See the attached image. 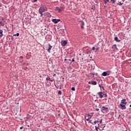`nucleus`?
Wrapping results in <instances>:
<instances>
[{
    "label": "nucleus",
    "mask_w": 131,
    "mask_h": 131,
    "mask_svg": "<svg viewBox=\"0 0 131 131\" xmlns=\"http://www.w3.org/2000/svg\"><path fill=\"white\" fill-rule=\"evenodd\" d=\"M46 11H48V9L46 7V6L42 5L41 4L39 9V14H40V17H42V16L43 15V14L42 13H43L44 12H46Z\"/></svg>",
    "instance_id": "f257e3e1"
},
{
    "label": "nucleus",
    "mask_w": 131,
    "mask_h": 131,
    "mask_svg": "<svg viewBox=\"0 0 131 131\" xmlns=\"http://www.w3.org/2000/svg\"><path fill=\"white\" fill-rule=\"evenodd\" d=\"M94 116V113H90L89 114H86L85 115V119L86 121H89L90 119H92V117Z\"/></svg>",
    "instance_id": "f03ea898"
},
{
    "label": "nucleus",
    "mask_w": 131,
    "mask_h": 131,
    "mask_svg": "<svg viewBox=\"0 0 131 131\" xmlns=\"http://www.w3.org/2000/svg\"><path fill=\"white\" fill-rule=\"evenodd\" d=\"M65 7H56L55 10L58 11V13H61L62 11H64Z\"/></svg>",
    "instance_id": "7ed1b4c3"
},
{
    "label": "nucleus",
    "mask_w": 131,
    "mask_h": 131,
    "mask_svg": "<svg viewBox=\"0 0 131 131\" xmlns=\"http://www.w3.org/2000/svg\"><path fill=\"white\" fill-rule=\"evenodd\" d=\"M6 23V19L4 17L0 19V26H5Z\"/></svg>",
    "instance_id": "20e7f679"
},
{
    "label": "nucleus",
    "mask_w": 131,
    "mask_h": 131,
    "mask_svg": "<svg viewBox=\"0 0 131 131\" xmlns=\"http://www.w3.org/2000/svg\"><path fill=\"white\" fill-rule=\"evenodd\" d=\"M101 112H102V113H105V112H107L108 107L102 106V107H101Z\"/></svg>",
    "instance_id": "39448f33"
},
{
    "label": "nucleus",
    "mask_w": 131,
    "mask_h": 131,
    "mask_svg": "<svg viewBox=\"0 0 131 131\" xmlns=\"http://www.w3.org/2000/svg\"><path fill=\"white\" fill-rule=\"evenodd\" d=\"M79 23H80L81 29H84V21L83 20H79Z\"/></svg>",
    "instance_id": "423d86ee"
},
{
    "label": "nucleus",
    "mask_w": 131,
    "mask_h": 131,
    "mask_svg": "<svg viewBox=\"0 0 131 131\" xmlns=\"http://www.w3.org/2000/svg\"><path fill=\"white\" fill-rule=\"evenodd\" d=\"M60 21H61L60 19L54 18L52 19V22L55 24H57V23H58V22H60Z\"/></svg>",
    "instance_id": "0eeeda50"
},
{
    "label": "nucleus",
    "mask_w": 131,
    "mask_h": 131,
    "mask_svg": "<svg viewBox=\"0 0 131 131\" xmlns=\"http://www.w3.org/2000/svg\"><path fill=\"white\" fill-rule=\"evenodd\" d=\"M67 40H62L61 42V45L62 47H65V46H66L67 45Z\"/></svg>",
    "instance_id": "6e6552de"
},
{
    "label": "nucleus",
    "mask_w": 131,
    "mask_h": 131,
    "mask_svg": "<svg viewBox=\"0 0 131 131\" xmlns=\"http://www.w3.org/2000/svg\"><path fill=\"white\" fill-rule=\"evenodd\" d=\"M97 94L100 99H102V98H104V96H103V94H104V92H99Z\"/></svg>",
    "instance_id": "1a4fd4ad"
},
{
    "label": "nucleus",
    "mask_w": 131,
    "mask_h": 131,
    "mask_svg": "<svg viewBox=\"0 0 131 131\" xmlns=\"http://www.w3.org/2000/svg\"><path fill=\"white\" fill-rule=\"evenodd\" d=\"M120 104H124V105H126V104H127V102H126V99H123L121 101Z\"/></svg>",
    "instance_id": "9d476101"
},
{
    "label": "nucleus",
    "mask_w": 131,
    "mask_h": 131,
    "mask_svg": "<svg viewBox=\"0 0 131 131\" xmlns=\"http://www.w3.org/2000/svg\"><path fill=\"white\" fill-rule=\"evenodd\" d=\"M120 106H121V109H122V110L126 109V106H125V104H124L123 103H120Z\"/></svg>",
    "instance_id": "9b49d317"
},
{
    "label": "nucleus",
    "mask_w": 131,
    "mask_h": 131,
    "mask_svg": "<svg viewBox=\"0 0 131 131\" xmlns=\"http://www.w3.org/2000/svg\"><path fill=\"white\" fill-rule=\"evenodd\" d=\"M52 48H53V46H51V44H49V48L47 50L48 53H51V50H52Z\"/></svg>",
    "instance_id": "f8f14e48"
},
{
    "label": "nucleus",
    "mask_w": 131,
    "mask_h": 131,
    "mask_svg": "<svg viewBox=\"0 0 131 131\" xmlns=\"http://www.w3.org/2000/svg\"><path fill=\"white\" fill-rule=\"evenodd\" d=\"M112 49L114 51H115V50H117V46H116V45H113L112 46Z\"/></svg>",
    "instance_id": "ddd939ff"
},
{
    "label": "nucleus",
    "mask_w": 131,
    "mask_h": 131,
    "mask_svg": "<svg viewBox=\"0 0 131 131\" xmlns=\"http://www.w3.org/2000/svg\"><path fill=\"white\" fill-rule=\"evenodd\" d=\"M114 39L116 41H117V42H120V41H121L118 39V37H115Z\"/></svg>",
    "instance_id": "4468645a"
},
{
    "label": "nucleus",
    "mask_w": 131,
    "mask_h": 131,
    "mask_svg": "<svg viewBox=\"0 0 131 131\" xmlns=\"http://www.w3.org/2000/svg\"><path fill=\"white\" fill-rule=\"evenodd\" d=\"M46 80H49V81H51V82H53V81H54V79H50L49 77H47L46 78Z\"/></svg>",
    "instance_id": "2eb2a0df"
},
{
    "label": "nucleus",
    "mask_w": 131,
    "mask_h": 131,
    "mask_svg": "<svg viewBox=\"0 0 131 131\" xmlns=\"http://www.w3.org/2000/svg\"><path fill=\"white\" fill-rule=\"evenodd\" d=\"M106 73V76H109L111 74V71H107L105 72Z\"/></svg>",
    "instance_id": "dca6fc26"
},
{
    "label": "nucleus",
    "mask_w": 131,
    "mask_h": 131,
    "mask_svg": "<svg viewBox=\"0 0 131 131\" xmlns=\"http://www.w3.org/2000/svg\"><path fill=\"white\" fill-rule=\"evenodd\" d=\"M92 84H93V85H96L97 84V81H92L91 82Z\"/></svg>",
    "instance_id": "f3484780"
},
{
    "label": "nucleus",
    "mask_w": 131,
    "mask_h": 131,
    "mask_svg": "<svg viewBox=\"0 0 131 131\" xmlns=\"http://www.w3.org/2000/svg\"><path fill=\"white\" fill-rule=\"evenodd\" d=\"M102 76H107V74H106V72H103L102 73Z\"/></svg>",
    "instance_id": "a211bd4d"
},
{
    "label": "nucleus",
    "mask_w": 131,
    "mask_h": 131,
    "mask_svg": "<svg viewBox=\"0 0 131 131\" xmlns=\"http://www.w3.org/2000/svg\"><path fill=\"white\" fill-rule=\"evenodd\" d=\"M3 36V30L0 29V37Z\"/></svg>",
    "instance_id": "6ab92c4d"
},
{
    "label": "nucleus",
    "mask_w": 131,
    "mask_h": 131,
    "mask_svg": "<svg viewBox=\"0 0 131 131\" xmlns=\"http://www.w3.org/2000/svg\"><path fill=\"white\" fill-rule=\"evenodd\" d=\"M102 96H103V98H107V93L102 94Z\"/></svg>",
    "instance_id": "aec40b11"
},
{
    "label": "nucleus",
    "mask_w": 131,
    "mask_h": 131,
    "mask_svg": "<svg viewBox=\"0 0 131 131\" xmlns=\"http://www.w3.org/2000/svg\"><path fill=\"white\" fill-rule=\"evenodd\" d=\"M30 118V116L28 114L27 116L25 117L26 119H29Z\"/></svg>",
    "instance_id": "412c9836"
},
{
    "label": "nucleus",
    "mask_w": 131,
    "mask_h": 131,
    "mask_svg": "<svg viewBox=\"0 0 131 131\" xmlns=\"http://www.w3.org/2000/svg\"><path fill=\"white\" fill-rule=\"evenodd\" d=\"M20 35V34L19 33H17L16 34H15L13 35V36H19Z\"/></svg>",
    "instance_id": "4be33fe9"
},
{
    "label": "nucleus",
    "mask_w": 131,
    "mask_h": 131,
    "mask_svg": "<svg viewBox=\"0 0 131 131\" xmlns=\"http://www.w3.org/2000/svg\"><path fill=\"white\" fill-rule=\"evenodd\" d=\"M92 120H89V122H88V123H92V124L93 125H94V123L92 122Z\"/></svg>",
    "instance_id": "5701e85b"
},
{
    "label": "nucleus",
    "mask_w": 131,
    "mask_h": 131,
    "mask_svg": "<svg viewBox=\"0 0 131 131\" xmlns=\"http://www.w3.org/2000/svg\"><path fill=\"white\" fill-rule=\"evenodd\" d=\"M95 129H96V130H97V131H99V130H98L99 129V126H95Z\"/></svg>",
    "instance_id": "b1692460"
},
{
    "label": "nucleus",
    "mask_w": 131,
    "mask_h": 131,
    "mask_svg": "<svg viewBox=\"0 0 131 131\" xmlns=\"http://www.w3.org/2000/svg\"><path fill=\"white\" fill-rule=\"evenodd\" d=\"M111 2L112 4H115V3H116V0H111Z\"/></svg>",
    "instance_id": "393cba45"
},
{
    "label": "nucleus",
    "mask_w": 131,
    "mask_h": 131,
    "mask_svg": "<svg viewBox=\"0 0 131 131\" xmlns=\"http://www.w3.org/2000/svg\"><path fill=\"white\" fill-rule=\"evenodd\" d=\"M58 95H61L62 94V92L61 91V90L58 91Z\"/></svg>",
    "instance_id": "a878e982"
},
{
    "label": "nucleus",
    "mask_w": 131,
    "mask_h": 131,
    "mask_svg": "<svg viewBox=\"0 0 131 131\" xmlns=\"http://www.w3.org/2000/svg\"><path fill=\"white\" fill-rule=\"evenodd\" d=\"M107 3H109V0L105 1V2H104L105 5H107Z\"/></svg>",
    "instance_id": "bb28decb"
},
{
    "label": "nucleus",
    "mask_w": 131,
    "mask_h": 131,
    "mask_svg": "<svg viewBox=\"0 0 131 131\" xmlns=\"http://www.w3.org/2000/svg\"><path fill=\"white\" fill-rule=\"evenodd\" d=\"M97 122H99V121H98V120L94 121V124H97Z\"/></svg>",
    "instance_id": "cd10ccee"
},
{
    "label": "nucleus",
    "mask_w": 131,
    "mask_h": 131,
    "mask_svg": "<svg viewBox=\"0 0 131 131\" xmlns=\"http://www.w3.org/2000/svg\"><path fill=\"white\" fill-rule=\"evenodd\" d=\"M71 90H72V91H75V88L72 87V88H71Z\"/></svg>",
    "instance_id": "c85d7f7f"
},
{
    "label": "nucleus",
    "mask_w": 131,
    "mask_h": 131,
    "mask_svg": "<svg viewBox=\"0 0 131 131\" xmlns=\"http://www.w3.org/2000/svg\"><path fill=\"white\" fill-rule=\"evenodd\" d=\"M33 3H36V2H37V0H32V1Z\"/></svg>",
    "instance_id": "c756f323"
},
{
    "label": "nucleus",
    "mask_w": 131,
    "mask_h": 131,
    "mask_svg": "<svg viewBox=\"0 0 131 131\" xmlns=\"http://www.w3.org/2000/svg\"><path fill=\"white\" fill-rule=\"evenodd\" d=\"M100 89H102V90H103V91L105 90L104 88V86H101V87H100Z\"/></svg>",
    "instance_id": "7c9ffc66"
},
{
    "label": "nucleus",
    "mask_w": 131,
    "mask_h": 131,
    "mask_svg": "<svg viewBox=\"0 0 131 131\" xmlns=\"http://www.w3.org/2000/svg\"><path fill=\"white\" fill-rule=\"evenodd\" d=\"M92 50H93V51H95V50H96V48H95V47H93L92 48Z\"/></svg>",
    "instance_id": "2f4dec72"
},
{
    "label": "nucleus",
    "mask_w": 131,
    "mask_h": 131,
    "mask_svg": "<svg viewBox=\"0 0 131 131\" xmlns=\"http://www.w3.org/2000/svg\"><path fill=\"white\" fill-rule=\"evenodd\" d=\"M75 60L74 59V58H73L72 59V62H75Z\"/></svg>",
    "instance_id": "473e14b6"
},
{
    "label": "nucleus",
    "mask_w": 131,
    "mask_h": 131,
    "mask_svg": "<svg viewBox=\"0 0 131 131\" xmlns=\"http://www.w3.org/2000/svg\"><path fill=\"white\" fill-rule=\"evenodd\" d=\"M90 74H92V75H93V76L95 75V73H90Z\"/></svg>",
    "instance_id": "72a5a7b5"
},
{
    "label": "nucleus",
    "mask_w": 131,
    "mask_h": 131,
    "mask_svg": "<svg viewBox=\"0 0 131 131\" xmlns=\"http://www.w3.org/2000/svg\"><path fill=\"white\" fill-rule=\"evenodd\" d=\"M23 128H24V127L23 126L20 127V129H23Z\"/></svg>",
    "instance_id": "f704fd0d"
},
{
    "label": "nucleus",
    "mask_w": 131,
    "mask_h": 131,
    "mask_svg": "<svg viewBox=\"0 0 131 131\" xmlns=\"http://www.w3.org/2000/svg\"><path fill=\"white\" fill-rule=\"evenodd\" d=\"M102 121H103V119H101L100 121H99V123L101 124L102 123Z\"/></svg>",
    "instance_id": "c9c22d12"
},
{
    "label": "nucleus",
    "mask_w": 131,
    "mask_h": 131,
    "mask_svg": "<svg viewBox=\"0 0 131 131\" xmlns=\"http://www.w3.org/2000/svg\"><path fill=\"white\" fill-rule=\"evenodd\" d=\"M119 5L120 6H121V5H122V3H121V2H120L119 4Z\"/></svg>",
    "instance_id": "e433bc0d"
},
{
    "label": "nucleus",
    "mask_w": 131,
    "mask_h": 131,
    "mask_svg": "<svg viewBox=\"0 0 131 131\" xmlns=\"http://www.w3.org/2000/svg\"><path fill=\"white\" fill-rule=\"evenodd\" d=\"M99 110H100V109H99V108H96V111H99Z\"/></svg>",
    "instance_id": "4c0bfd02"
},
{
    "label": "nucleus",
    "mask_w": 131,
    "mask_h": 131,
    "mask_svg": "<svg viewBox=\"0 0 131 131\" xmlns=\"http://www.w3.org/2000/svg\"><path fill=\"white\" fill-rule=\"evenodd\" d=\"M89 84H91L92 83L91 82V81L88 82Z\"/></svg>",
    "instance_id": "58836bf2"
},
{
    "label": "nucleus",
    "mask_w": 131,
    "mask_h": 131,
    "mask_svg": "<svg viewBox=\"0 0 131 131\" xmlns=\"http://www.w3.org/2000/svg\"><path fill=\"white\" fill-rule=\"evenodd\" d=\"M99 88H101V87H102V86H101V85H99Z\"/></svg>",
    "instance_id": "ea45409f"
},
{
    "label": "nucleus",
    "mask_w": 131,
    "mask_h": 131,
    "mask_svg": "<svg viewBox=\"0 0 131 131\" xmlns=\"http://www.w3.org/2000/svg\"><path fill=\"white\" fill-rule=\"evenodd\" d=\"M98 50H99V49L98 48H96V51H98Z\"/></svg>",
    "instance_id": "a19ab883"
},
{
    "label": "nucleus",
    "mask_w": 131,
    "mask_h": 131,
    "mask_svg": "<svg viewBox=\"0 0 131 131\" xmlns=\"http://www.w3.org/2000/svg\"><path fill=\"white\" fill-rule=\"evenodd\" d=\"M67 59H64V61H67Z\"/></svg>",
    "instance_id": "79ce46f5"
},
{
    "label": "nucleus",
    "mask_w": 131,
    "mask_h": 131,
    "mask_svg": "<svg viewBox=\"0 0 131 131\" xmlns=\"http://www.w3.org/2000/svg\"><path fill=\"white\" fill-rule=\"evenodd\" d=\"M68 61H71V59H69Z\"/></svg>",
    "instance_id": "37998d69"
},
{
    "label": "nucleus",
    "mask_w": 131,
    "mask_h": 131,
    "mask_svg": "<svg viewBox=\"0 0 131 131\" xmlns=\"http://www.w3.org/2000/svg\"><path fill=\"white\" fill-rule=\"evenodd\" d=\"M96 75H97H97H98V73H96Z\"/></svg>",
    "instance_id": "c03bdc74"
},
{
    "label": "nucleus",
    "mask_w": 131,
    "mask_h": 131,
    "mask_svg": "<svg viewBox=\"0 0 131 131\" xmlns=\"http://www.w3.org/2000/svg\"><path fill=\"white\" fill-rule=\"evenodd\" d=\"M20 58H23V57H22V56H20Z\"/></svg>",
    "instance_id": "a18cd8bd"
},
{
    "label": "nucleus",
    "mask_w": 131,
    "mask_h": 131,
    "mask_svg": "<svg viewBox=\"0 0 131 131\" xmlns=\"http://www.w3.org/2000/svg\"><path fill=\"white\" fill-rule=\"evenodd\" d=\"M129 107H131V104H130V105H129Z\"/></svg>",
    "instance_id": "49530a36"
},
{
    "label": "nucleus",
    "mask_w": 131,
    "mask_h": 131,
    "mask_svg": "<svg viewBox=\"0 0 131 131\" xmlns=\"http://www.w3.org/2000/svg\"><path fill=\"white\" fill-rule=\"evenodd\" d=\"M48 36L50 37H51V36L50 35H48Z\"/></svg>",
    "instance_id": "de8ad7c7"
},
{
    "label": "nucleus",
    "mask_w": 131,
    "mask_h": 131,
    "mask_svg": "<svg viewBox=\"0 0 131 131\" xmlns=\"http://www.w3.org/2000/svg\"><path fill=\"white\" fill-rule=\"evenodd\" d=\"M55 75H56V74H54V76H55Z\"/></svg>",
    "instance_id": "09e8293b"
},
{
    "label": "nucleus",
    "mask_w": 131,
    "mask_h": 131,
    "mask_svg": "<svg viewBox=\"0 0 131 131\" xmlns=\"http://www.w3.org/2000/svg\"><path fill=\"white\" fill-rule=\"evenodd\" d=\"M28 127H29V125H28Z\"/></svg>",
    "instance_id": "8fccbe9b"
},
{
    "label": "nucleus",
    "mask_w": 131,
    "mask_h": 131,
    "mask_svg": "<svg viewBox=\"0 0 131 131\" xmlns=\"http://www.w3.org/2000/svg\"><path fill=\"white\" fill-rule=\"evenodd\" d=\"M20 131H23V130H20Z\"/></svg>",
    "instance_id": "3c124183"
},
{
    "label": "nucleus",
    "mask_w": 131,
    "mask_h": 131,
    "mask_svg": "<svg viewBox=\"0 0 131 131\" xmlns=\"http://www.w3.org/2000/svg\"><path fill=\"white\" fill-rule=\"evenodd\" d=\"M130 1H131V0H130Z\"/></svg>",
    "instance_id": "603ef678"
}]
</instances>
